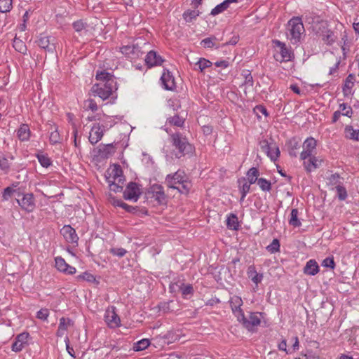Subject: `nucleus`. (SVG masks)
I'll return each mask as SVG.
<instances>
[{"instance_id": "obj_1", "label": "nucleus", "mask_w": 359, "mask_h": 359, "mask_svg": "<svg viewBox=\"0 0 359 359\" xmlns=\"http://www.w3.org/2000/svg\"><path fill=\"white\" fill-rule=\"evenodd\" d=\"M165 184L168 188L177 189L182 194H187L191 187V182L188 180L185 172L180 170L168 175L165 179Z\"/></svg>"}, {"instance_id": "obj_2", "label": "nucleus", "mask_w": 359, "mask_h": 359, "mask_svg": "<svg viewBox=\"0 0 359 359\" xmlns=\"http://www.w3.org/2000/svg\"><path fill=\"white\" fill-rule=\"evenodd\" d=\"M172 145L174 147L172 154L177 158H181L186 156H191L194 150V147L190 144L187 138L180 133L170 135Z\"/></svg>"}, {"instance_id": "obj_3", "label": "nucleus", "mask_w": 359, "mask_h": 359, "mask_svg": "<svg viewBox=\"0 0 359 359\" xmlns=\"http://www.w3.org/2000/svg\"><path fill=\"white\" fill-rule=\"evenodd\" d=\"M288 30L291 42L294 44L299 42L302 34L305 32L302 19L298 17L292 18L288 22Z\"/></svg>"}, {"instance_id": "obj_4", "label": "nucleus", "mask_w": 359, "mask_h": 359, "mask_svg": "<svg viewBox=\"0 0 359 359\" xmlns=\"http://www.w3.org/2000/svg\"><path fill=\"white\" fill-rule=\"evenodd\" d=\"M114 81L109 80L108 83H100L93 85L92 91L103 100L107 99L112 93Z\"/></svg>"}, {"instance_id": "obj_5", "label": "nucleus", "mask_w": 359, "mask_h": 359, "mask_svg": "<svg viewBox=\"0 0 359 359\" xmlns=\"http://www.w3.org/2000/svg\"><path fill=\"white\" fill-rule=\"evenodd\" d=\"M273 43L279 48V50H277L274 54L276 60L280 62L290 61L292 54L291 50L286 47L285 44L278 40L273 41Z\"/></svg>"}, {"instance_id": "obj_6", "label": "nucleus", "mask_w": 359, "mask_h": 359, "mask_svg": "<svg viewBox=\"0 0 359 359\" xmlns=\"http://www.w3.org/2000/svg\"><path fill=\"white\" fill-rule=\"evenodd\" d=\"M142 191L139 185L135 182H130L125 191H123V197L126 200L136 202L138 201Z\"/></svg>"}, {"instance_id": "obj_7", "label": "nucleus", "mask_w": 359, "mask_h": 359, "mask_svg": "<svg viewBox=\"0 0 359 359\" xmlns=\"http://www.w3.org/2000/svg\"><path fill=\"white\" fill-rule=\"evenodd\" d=\"M261 313H251L249 318H245L243 314V318H238L237 320L241 322L243 326L248 330H252L254 327L258 326L261 323L260 318Z\"/></svg>"}, {"instance_id": "obj_8", "label": "nucleus", "mask_w": 359, "mask_h": 359, "mask_svg": "<svg viewBox=\"0 0 359 359\" xmlns=\"http://www.w3.org/2000/svg\"><path fill=\"white\" fill-rule=\"evenodd\" d=\"M316 148V141L313 137L307 138L303 143V151L300 154L301 160H306L310 156H313Z\"/></svg>"}, {"instance_id": "obj_9", "label": "nucleus", "mask_w": 359, "mask_h": 359, "mask_svg": "<svg viewBox=\"0 0 359 359\" xmlns=\"http://www.w3.org/2000/svg\"><path fill=\"white\" fill-rule=\"evenodd\" d=\"M18 205L27 212H32L35 208V201L33 194H24L22 199H16Z\"/></svg>"}, {"instance_id": "obj_10", "label": "nucleus", "mask_w": 359, "mask_h": 359, "mask_svg": "<svg viewBox=\"0 0 359 359\" xmlns=\"http://www.w3.org/2000/svg\"><path fill=\"white\" fill-rule=\"evenodd\" d=\"M231 309L232 310L233 313L237 318H243V311L241 309L243 305L242 299L236 295L233 296L229 301Z\"/></svg>"}, {"instance_id": "obj_11", "label": "nucleus", "mask_w": 359, "mask_h": 359, "mask_svg": "<svg viewBox=\"0 0 359 359\" xmlns=\"http://www.w3.org/2000/svg\"><path fill=\"white\" fill-rule=\"evenodd\" d=\"M150 191L152 194V197L159 204H165L166 203V195L162 185L157 184H153L150 187Z\"/></svg>"}, {"instance_id": "obj_12", "label": "nucleus", "mask_w": 359, "mask_h": 359, "mask_svg": "<svg viewBox=\"0 0 359 359\" xmlns=\"http://www.w3.org/2000/svg\"><path fill=\"white\" fill-rule=\"evenodd\" d=\"M60 233L65 238V241L69 243H77L79 237L76 233L74 229H73L70 225H65Z\"/></svg>"}, {"instance_id": "obj_13", "label": "nucleus", "mask_w": 359, "mask_h": 359, "mask_svg": "<svg viewBox=\"0 0 359 359\" xmlns=\"http://www.w3.org/2000/svg\"><path fill=\"white\" fill-rule=\"evenodd\" d=\"M104 320L109 327L115 328L120 325V318L114 311V309H107L104 315Z\"/></svg>"}, {"instance_id": "obj_14", "label": "nucleus", "mask_w": 359, "mask_h": 359, "mask_svg": "<svg viewBox=\"0 0 359 359\" xmlns=\"http://www.w3.org/2000/svg\"><path fill=\"white\" fill-rule=\"evenodd\" d=\"M29 336L28 332H22L17 335L12 345V351L15 352L21 351L25 346L27 344Z\"/></svg>"}, {"instance_id": "obj_15", "label": "nucleus", "mask_w": 359, "mask_h": 359, "mask_svg": "<svg viewBox=\"0 0 359 359\" xmlns=\"http://www.w3.org/2000/svg\"><path fill=\"white\" fill-rule=\"evenodd\" d=\"M161 80L165 90H173L175 88V79L168 70L163 73Z\"/></svg>"}, {"instance_id": "obj_16", "label": "nucleus", "mask_w": 359, "mask_h": 359, "mask_svg": "<svg viewBox=\"0 0 359 359\" xmlns=\"http://www.w3.org/2000/svg\"><path fill=\"white\" fill-rule=\"evenodd\" d=\"M163 62L162 57L154 50L149 51L145 57V62L149 67L161 65Z\"/></svg>"}, {"instance_id": "obj_17", "label": "nucleus", "mask_w": 359, "mask_h": 359, "mask_svg": "<svg viewBox=\"0 0 359 359\" xmlns=\"http://www.w3.org/2000/svg\"><path fill=\"white\" fill-rule=\"evenodd\" d=\"M304 161L303 165L305 168V170L311 172L318 168L320 164H321V160H319L316 156H310L309 158L306 160H302Z\"/></svg>"}, {"instance_id": "obj_18", "label": "nucleus", "mask_w": 359, "mask_h": 359, "mask_svg": "<svg viewBox=\"0 0 359 359\" xmlns=\"http://www.w3.org/2000/svg\"><path fill=\"white\" fill-rule=\"evenodd\" d=\"M103 136V130L99 125H94L90 132L88 140L92 144L97 143Z\"/></svg>"}, {"instance_id": "obj_19", "label": "nucleus", "mask_w": 359, "mask_h": 359, "mask_svg": "<svg viewBox=\"0 0 359 359\" xmlns=\"http://www.w3.org/2000/svg\"><path fill=\"white\" fill-rule=\"evenodd\" d=\"M319 272V266L314 259L308 261L304 268V273L309 276H315Z\"/></svg>"}, {"instance_id": "obj_20", "label": "nucleus", "mask_w": 359, "mask_h": 359, "mask_svg": "<svg viewBox=\"0 0 359 359\" xmlns=\"http://www.w3.org/2000/svg\"><path fill=\"white\" fill-rule=\"evenodd\" d=\"M109 179L117 181L118 183H123L124 177L123 175V171L119 165H114V168H111L107 180Z\"/></svg>"}, {"instance_id": "obj_21", "label": "nucleus", "mask_w": 359, "mask_h": 359, "mask_svg": "<svg viewBox=\"0 0 359 359\" xmlns=\"http://www.w3.org/2000/svg\"><path fill=\"white\" fill-rule=\"evenodd\" d=\"M248 278L256 285L257 287L258 284L260 283L263 279V274L257 273L254 266H250L248 269Z\"/></svg>"}, {"instance_id": "obj_22", "label": "nucleus", "mask_w": 359, "mask_h": 359, "mask_svg": "<svg viewBox=\"0 0 359 359\" xmlns=\"http://www.w3.org/2000/svg\"><path fill=\"white\" fill-rule=\"evenodd\" d=\"M50 37L47 36L41 35L38 40L37 43L41 48L49 52H53L55 50V46L53 43H50Z\"/></svg>"}, {"instance_id": "obj_23", "label": "nucleus", "mask_w": 359, "mask_h": 359, "mask_svg": "<svg viewBox=\"0 0 359 359\" xmlns=\"http://www.w3.org/2000/svg\"><path fill=\"white\" fill-rule=\"evenodd\" d=\"M72 325V322L69 318H65L64 317L61 318L60 319V323L57 331V336L62 337L65 334V331Z\"/></svg>"}, {"instance_id": "obj_24", "label": "nucleus", "mask_w": 359, "mask_h": 359, "mask_svg": "<svg viewBox=\"0 0 359 359\" xmlns=\"http://www.w3.org/2000/svg\"><path fill=\"white\" fill-rule=\"evenodd\" d=\"M17 136L20 141H27L30 137V130L27 124H22L17 130Z\"/></svg>"}, {"instance_id": "obj_25", "label": "nucleus", "mask_w": 359, "mask_h": 359, "mask_svg": "<svg viewBox=\"0 0 359 359\" xmlns=\"http://www.w3.org/2000/svg\"><path fill=\"white\" fill-rule=\"evenodd\" d=\"M345 137L352 140H359V130L353 129L351 126H346L344 129Z\"/></svg>"}, {"instance_id": "obj_26", "label": "nucleus", "mask_w": 359, "mask_h": 359, "mask_svg": "<svg viewBox=\"0 0 359 359\" xmlns=\"http://www.w3.org/2000/svg\"><path fill=\"white\" fill-rule=\"evenodd\" d=\"M247 178L250 184H255L258 180L259 172L257 168L252 167L247 172Z\"/></svg>"}, {"instance_id": "obj_27", "label": "nucleus", "mask_w": 359, "mask_h": 359, "mask_svg": "<svg viewBox=\"0 0 359 359\" xmlns=\"http://www.w3.org/2000/svg\"><path fill=\"white\" fill-rule=\"evenodd\" d=\"M226 226L229 229L237 230L238 229V217L235 214H230L226 219Z\"/></svg>"}, {"instance_id": "obj_28", "label": "nucleus", "mask_w": 359, "mask_h": 359, "mask_svg": "<svg viewBox=\"0 0 359 359\" xmlns=\"http://www.w3.org/2000/svg\"><path fill=\"white\" fill-rule=\"evenodd\" d=\"M115 153V147L112 144H109L106 145H103L102 148L100 149V154L105 158H108Z\"/></svg>"}, {"instance_id": "obj_29", "label": "nucleus", "mask_w": 359, "mask_h": 359, "mask_svg": "<svg viewBox=\"0 0 359 359\" xmlns=\"http://www.w3.org/2000/svg\"><path fill=\"white\" fill-rule=\"evenodd\" d=\"M355 81V76L353 74H350L346 79L344 86V93H351V90L354 86V83Z\"/></svg>"}, {"instance_id": "obj_30", "label": "nucleus", "mask_w": 359, "mask_h": 359, "mask_svg": "<svg viewBox=\"0 0 359 359\" xmlns=\"http://www.w3.org/2000/svg\"><path fill=\"white\" fill-rule=\"evenodd\" d=\"M200 13H201L198 10H188L183 13V18L186 22H190L193 20H195Z\"/></svg>"}, {"instance_id": "obj_31", "label": "nucleus", "mask_w": 359, "mask_h": 359, "mask_svg": "<svg viewBox=\"0 0 359 359\" xmlns=\"http://www.w3.org/2000/svg\"><path fill=\"white\" fill-rule=\"evenodd\" d=\"M266 155L271 158V161H275L277 160L280 155V150L278 147L276 143H273L271 147V149H269L266 154Z\"/></svg>"}, {"instance_id": "obj_32", "label": "nucleus", "mask_w": 359, "mask_h": 359, "mask_svg": "<svg viewBox=\"0 0 359 359\" xmlns=\"http://www.w3.org/2000/svg\"><path fill=\"white\" fill-rule=\"evenodd\" d=\"M13 48L19 53L25 54L27 51V47L25 43L20 39L15 37L13 43Z\"/></svg>"}, {"instance_id": "obj_33", "label": "nucleus", "mask_w": 359, "mask_h": 359, "mask_svg": "<svg viewBox=\"0 0 359 359\" xmlns=\"http://www.w3.org/2000/svg\"><path fill=\"white\" fill-rule=\"evenodd\" d=\"M299 212L297 209H292L290 213L289 224L294 227L300 226L302 223L298 219Z\"/></svg>"}, {"instance_id": "obj_34", "label": "nucleus", "mask_w": 359, "mask_h": 359, "mask_svg": "<svg viewBox=\"0 0 359 359\" xmlns=\"http://www.w3.org/2000/svg\"><path fill=\"white\" fill-rule=\"evenodd\" d=\"M229 7L228 1H224L222 3L217 5L213 9H212L210 15L215 16L226 11Z\"/></svg>"}, {"instance_id": "obj_35", "label": "nucleus", "mask_w": 359, "mask_h": 359, "mask_svg": "<svg viewBox=\"0 0 359 359\" xmlns=\"http://www.w3.org/2000/svg\"><path fill=\"white\" fill-rule=\"evenodd\" d=\"M150 344V341L147 339H143L133 344V350L135 351H140L147 348Z\"/></svg>"}, {"instance_id": "obj_36", "label": "nucleus", "mask_w": 359, "mask_h": 359, "mask_svg": "<svg viewBox=\"0 0 359 359\" xmlns=\"http://www.w3.org/2000/svg\"><path fill=\"white\" fill-rule=\"evenodd\" d=\"M239 189L241 194H248L250 189V185L248 182L246 181L245 178L238 180Z\"/></svg>"}, {"instance_id": "obj_37", "label": "nucleus", "mask_w": 359, "mask_h": 359, "mask_svg": "<svg viewBox=\"0 0 359 359\" xmlns=\"http://www.w3.org/2000/svg\"><path fill=\"white\" fill-rule=\"evenodd\" d=\"M96 79L102 81V83H108L109 80L114 81L113 76L105 71L97 72L96 74Z\"/></svg>"}, {"instance_id": "obj_38", "label": "nucleus", "mask_w": 359, "mask_h": 359, "mask_svg": "<svg viewBox=\"0 0 359 359\" xmlns=\"http://www.w3.org/2000/svg\"><path fill=\"white\" fill-rule=\"evenodd\" d=\"M167 121L172 126L182 127L184 125V119L180 117L178 115H175L167 119Z\"/></svg>"}, {"instance_id": "obj_39", "label": "nucleus", "mask_w": 359, "mask_h": 359, "mask_svg": "<svg viewBox=\"0 0 359 359\" xmlns=\"http://www.w3.org/2000/svg\"><path fill=\"white\" fill-rule=\"evenodd\" d=\"M257 183L260 189L264 191H269L271 189V184L270 181L264 178H259Z\"/></svg>"}, {"instance_id": "obj_40", "label": "nucleus", "mask_w": 359, "mask_h": 359, "mask_svg": "<svg viewBox=\"0 0 359 359\" xmlns=\"http://www.w3.org/2000/svg\"><path fill=\"white\" fill-rule=\"evenodd\" d=\"M289 154L290 156L296 157V150L299 148V142L294 138L289 141Z\"/></svg>"}, {"instance_id": "obj_41", "label": "nucleus", "mask_w": 359, "mask_h": 359, "mask_svg": "<svg viewBox=\"0 0 359 359\" xmlns=\"http://www.w3.org/2000/svg\"><path fill=\"white\" fill-rule=\"evenodd\" d=\"M55 267L61 272H65L67 266L68 264L66 263L65 260L61 257H57L55 259Z\"/></svg>"}, {"instance_id": "obj_42", "label": "nucleus", "mask_w": 359, "mask_h": 359, "mask_svg": "<svg viewBox=\"0 0 359 359\" xmlns=\"http://www.w3.org/2000/svg\"><path fill=\"white\" fill-rule=\"evenodd\" d=\"M12 8V0H0V13H7Z\"/></svg>"}, {"instance_id": "obj_43", "label": "nucleus", "mask_w": 359, "mask_h": 359, "mask_svg": "<svg viewBox=\"0 0 359 359\" xmlns=\"http://www.w3.org/2000/svg\"><path fill=\"white\" fill-rule=\"evenodd\" d=\"M137 48L135 47V46L127 45V46H122L120 49H121V52L123 55H125L127 57H130L131 55L135 54V50Z\"/></svg>"}, {"instance_id": "obj_44", "label": "nucleus", "mask_w": 359, "mask_h": 359, "mask_svg": "<svg viewBox=\"0 0 359 359\" xmlns=\"http://www.w3.org/2000/svg\"><path fill=\"white\" fill-rule=\"evenodd\" d=\"M323 40L326 43L331 45L335 41L336 36L333 32L328 30L323 35Z\"/></svg>"}, {"instance_id": "obj_45", "label": "nucleus", "mask_w": 359, "mask_h": 359, "mask_svg": "<svg viewBox=\"0 0 359 359\" xmlns=\"http://www.w3.org/2000/svg\"><path fill=\"white\" fill-rule=\"evenodd\" d=\"M243 76L245 77L243 85L248 87H252L253 86V78L249 70H244Z\"/></svg>"}, {"instance_id": "obj_46", "label": "nucleus", "mask_w": 359, "mask_h": 359, "mask_svg": "<svg viewBox=\"0 0 359 359\" xmlns=\"http://www.w3.org/2000/svg\"><path fill=\"white\" fill-rule=\"evenodd\" d=\"M109 189L111 191H114L115 193L121 192L123 190V187L121 185H119L120 183H118L117 181L111 180L110 179L107 180Z\"/></svg>"}, {"instance_id": "obj_47", "label": "nucleus", "mask_w": 359, "mask_h": 359, "mask_svg": "<svg viewBox=\"0 0 359 359\" xmlns=\"http://www.w3.org/2000/svg\"><path fill=\"white\" fill-rule=\"evenodd\" d=\"M37 159L43 168H48L51 164L50 159L45 154H38Z\"/></svg>"}, {"instance_id": "obj_48", "label": "nucleus", "mask_w": 359, "mask_h": 359, "mask_svg": "<svg viewBox=\"0 0 359 359\" xmlns=\"http://www.w3.org/2000/svg\"><path fill=\"white\" fill-rule=\"evenodd\" d=\"M335 188L339 199L340 201H344L347 198V191L345 187L341 184H337Z\"/></svg>"}, {"instance_id": "obj_49", "label": "nucleus", "mask_w": 359, "mask_h": 359, "mask_svg": "<svg viewBox=\"0 0 359 359\" xmlns=\"http://www.w3.org/2000/svg\"><path fill=\"white\" fill-rule=\"evenodd\" d=\"M339 110L342 112L343 116H346L348 117H351L353 114L351 107L345 103L339 104Z\"/></svg>"}, {"instance_id": "obj_50", "label": "nucleus", "mask_w": 359, "mask_h": 359, "mask_svg": "<svg viewBox=\"0 0 359 359\" xmlns=\"http://www.w3.org/2000/svg\"><path fill=\"white\" fill-rule=\"evenodd\" d=\"M212 62L205 58H200V60L196 63V66H198L200 71L203 72L205 69L211 67Z\"/></svg>"}, {"instance_id": "obj_51", "label": "nucleus", "mask_w": 359, "mask_h": 359, "mask_svg": "<svg viewBox=\"0 0 359 359\" xmlns=\"http://www.w3.org/2000/svg\"><path fill=\"white\" fill-rule=\"evenodd\" d=\"M266 249L271 253H275L280 250V242L278 239L275 238L272 243L266 247Z\"/></svg>"}, {"instance_id": "obj_52", "label": "nucleus", "mask_w": 359, "mask_h": 359, "mask_svg": "<svg viewBox=\"0 0 359 359\" xmlns=\"http://www.w3.org/2000/svg\"><path fill=\"white\" fill-rule=\"evenodd\" d=\"M109 252L114 256L121 258L126 255L127 250L122 248H112L109 250Z\"/></svg>"}, {"instance_id": "obj_53", "label": "nucleus", "mask_w": 359, "mask_h": 359, "mask_svg": "<svg viewBox=\"0 0 359 359\" xmlns=\"http://www.w3.org/2000/svg\"><path fill=\"white\" fill-rule=\"evenodd\" d=\"M60 140L61 138L57 129V128H54V130L50 134V142L51 144H55L59 143Z\"/></svg>"}, {"instance_id": "obj_54", "label": "nucleus", "mask_w": 359, "mask_h": 359, "mask_svg": "<svg viewBox=\"0 0 359 359\" xmlns=\"http://www.w3.org/2000/svg\"><path fill=\"white\" fill-rule=\"evenodd\" d=\"M16 192V190L14 189L13 187H8L6 189H4L2 198L4 201H8L13 196V194Z\"/></svg>"}, {"instance_id": "obj_55", "label": "nucleus", "mask_w": 359, "mask_h": 359, "mask_svg": "<svg viewBox=\"0 0 359 359\" xmlns=\"http://www.w3.org/2000/svg\"><path fill=\"white\" fill-rule=\"evenodd\" d=\"M73 27L76 32H81L86 30L87 24L83 20H77L73 23Z\"/></svg>"}, {"instance_id": "obj_56", "label": "nucleus", "mask_w": 359, "mask_h": 359, "mask_svg": "<svg viewBox=\"0 0 359 359\" xmlns=\"http://www.w3.org/2000/svg\"><path fill=\"white\" fill-rule=\"evenodd\" d=\"M79 280H84L89 283H93L95 281V277L90 273L84 272L82 274L78 276Z\"/></svg>"}, {"instance_id": "obj_57", "label": "nucleus", "mask_w": 359, "mask_h": 359, "mask_svg": "<svg viewBox=\"0 0 359 359\" xmlns=\"http://www.w3.org/2000/svg\"><path fill=\"white\" fill-rule=\"evenodd\" d=\"M0 168L5 172H8L10 168V163L3 155L0 154Z\"/></svg>"}, {"instance_id": "obj_58", "label": "nucleus", "mask_w": 359, "mask_h": 359, "mask_svg": "<svg viewBox=\"0 0 359 359\" xmlns=\"http://www.w3.org/2000/svg\"><path fill=\"white\" fill-rule=\"evenodd\" d=\"M322 266L326 268L334 269L335 267V263L333 257H328L325 258L322 262Z\"/></svg>"}, {"instance_id": "obj_59", "label": "nucleus", "mask_w": 359, "mask_h": 359, "mask_svg": "<svg viewBox=\"0 0 359 359\" xmlns=\"http://www.w3.org/2000/svg\"><path fill=\"white\" fill-rule=\"evenodd\" d=\"M85 107L87 109H90L93 111L97 110V103L92 99H89L85 102Z\"/></svg>"}, {"instance_id": "obj_60", "label": "nucleus", "mask_w": 359, "mask_h": 359, "mask_svg": "<svg viewBox=\"0 0 359 359\" xmlns=\"http://www.w3.org/2000/svg\"><path fill=\"white\" fill-rule=\"evenodd\" d=\"M49 316V311L47 309H41L36 313V318L43 320H46Z\"/></svg>"}, {"instance_id": "obj_61", "label": "nucleus", "mask_w": 359, "mask_h": 359, "mask_svg": "<svg viewBox=\"0 0 359 359\" xmlns=\"http://www.w3.org/2000/svg\"><path fill=\"white\" fill-rule=\"evenodd\" d=\"M273 143V142H269L266 140H263L259 142V145H260V147H261L262 150L264 152H265L266 154H267L268 151L269 149H271V144Z\"/></svg>"}, {"instance_id": "obj_62", "label": "nucleus", "mask_w": 359, "mask_h": 359, "mask_svg": "<svg viewBox=\"0 0 359 359\" xmlns=\"http://www.w3.org/2000/svg\"><path fill=\"white\" fill-rule=\"evenodd\" d=\"M215 39H216V38L215 36L205 38L202 40L201 43L205 48H212V47L215 46V43H214Z\"/></svg>"}, {"instance_id": "obj_63", "label": "nucleus", "mask_w": 359, "mask_h": 359, "mask_svg": "<svg viewBox=\"0 0 359 359\" xmlns=\"http://www.w3.org/2000/svg\"><path fill=\"white\" fill-rule=\"evenodd\" d=\"M181 291H182V294L184 297H186L189 294H191L193 293V287L191 286V285H184L183 287H181Z\"/></svg>"}, {"instance_id": "obj_64", "label": "nucleus", "mask_w": 359, "mask_h": 359, "mask_svg": "<svg viewBox=\"0 0 359 359\" xmlns=\"http://www.w3.org/2000/svg\"><path fill=\"white\" fill-rule=\"evenodd\" d=\"M254 111L257 115H259V114L261 113L264 114L265 116H268L266 109L262 105L256 106L255 108L254 109Z\"/></svg>"}]
</instances>
